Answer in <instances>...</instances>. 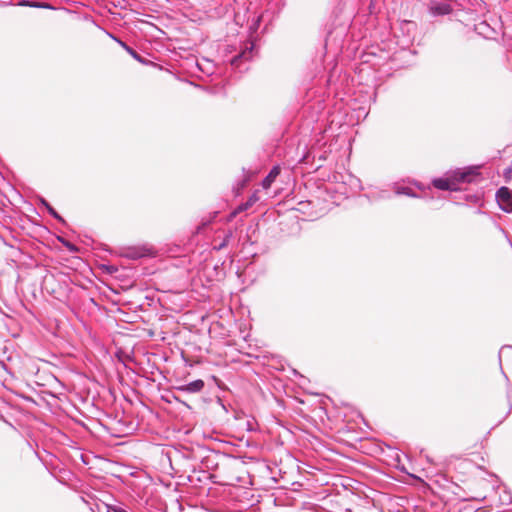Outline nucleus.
<instances>
[{
	"label": "nucleus",
	"instance_id": "f257e3e1",
	"mask_svg": "<svg viewBox=\"0 0 512 512\" xmlns=\"http://www.w3.org/2000/svg\"><path fill=\"white\" fill-rule=\"evenodd\" d=\"M476 168H468L467 170H457L452 172L446 178H437L433 180V185L440 190L456 191L459 189L460 183H470L476 176Z\"/></svg>",
	"mask_w": 512,
	"mask_h": 512
},
{
	"label": "nucleus",
	"instance_id": "f03ea898",
	"mask_svg": "<svg viewBox=\"0 0 512 512\" xmlns=\"http://www.w3.org/2000/svg\"><path fill=\"white\" fill-rule=\"evenodd\" d=\"M496 200L501 210L512 212V191L507 187H501L496 193Z\"/></svg>",
	"mask_w": 512,
	"mask_h": 512
},
{
	"label": "nucleus",
	"instance_id": "7ed1b4c3",
	"mask_svg": "<svg viewBox=\"0 0 512 512\" xmlns=\"http://www.w3.org/2000/svg\"><path fill=\"white\" fill-rule=\"evenodd\" d=\"M428 10L432 16H444L450 14L453 8L448 2L432 0L429 3Z\"/></svg>",
	"mask_w": 512,
	"mask_h": 512
},
{
	"label": "nucleus",
	"instance_id": "20e7f679",
	"mask_svg": "<svg viewBox=\"0 0 512 512\" xmlns=\"http://www.w3.org/2000/svg\"><path fill=\"white\" fill-rule=\"evenodd\" d=\"M204 388V381L201 379L194 380L188 384L178 386L176 389L185 393H198Z\"/></svg>",
	"mask_w": 512,
	"mask_h": 512
},
{
	"label": "nucleus",
	"instance_id": "39448f33",
	"mask_svg": "<svg viewBox=\"0 0 512 512\" xmlns=\"http://www.w3.org/2000/svg\"><path fill=\"white\" fill-rule=\"evenodd\" d=\"M280 174V167L279 166H274L270 172L268 173V175L263 179L262 181V187L264 189H269L272 185V183L275 181V179L277 178V176Z\"/></svg>",
	"mask_w": 512,
	"mask_h": 512
},
{
	"label": "nucleus",
	"instance_id": "423d86ee",
	"mask_svg": "<svg viewBox=\"0 0 512 512\" xmlns=\"http://www.w3.org/2000/svg\"><path fill=\"white\" fill-rule=\"evenodd\" d=\"M252 51H253V45L250 46V48H247L243 52H241L239 55L235 56L231 60V65L234 67H239V63L242 60H249L252 57Z\"/></svg>",
	"mask_w": 512,
	"mask_h": 512
},
{
	"label": "nucleus",
	"instance_id": "0eeeda50",
	"mask_svg": "<svg viewBox=\"0 0 512 512\" xmlns=\"http://www.w3.org/2000/svg\"><path fill=\"white\" fill-rule=\"evenodd\" d=\"M149 249L145 248H133L126 252L125 256L131 259H139L147 256Z\"/></svg>",
	"mask_w": 512,
	"mask_h": 512
},
{
	"label": "nucleus",
	"instance_id": "6e6552de",
	"mask_svg": "<svg viewBox=\"0 0 512 512\" xmlns=\"http://www.w3.org/2000/svg\"><path fill=\"white\" fill-rule=\"evenodd\" d=\"M395 193L397 195H406L409 197H417V195L412 191V189L410 187H406V186H397L395 188Z\"/></svg>",
	"mask_w": 512,
	"mask_h": 512
},
{
	"label": "nucleus",
	"instance_id": "1a4fd4ad",
	"mask_svg": "<svg viewBox=\"0 0 512 512\" xmlns=\"http://www.w3.org/2000/svg\"><path fill=\"white\" fill-rule=\"evenodd\" d=\"M232 236H233V232L231 230H229L225 234L223 240L219 244L214 246V249L221 250V249L225 248L229 244V241L232 238Z\"/></svg>",
	"mask_w": 512,
	"mask_h": 512
},
{
	"label": "nucleus",
	"instance_id": "9d476101",
	"mask_svg": "<svg viewBox=\"0 0 512 512\" xmlns=\"http://www.w3.org/2000/svg\"><path fill=\"white\" fill-rule=\"evenodd\" d=\"M43 204L46 206L49 214L54 217L55 219H57L58 221L60 222H63V218L54 210L53 207H51L46 201H42Z\"/></svg>",
	"mask_w": 512,
	"mask_h": 512
},
{
	"label": "nucleus",
	"instance_id": "9b49d317",
	"mask_svg": "<svg viewBox=\"0 0 512 512\" xmlns=\"http://www.w3.org/2000/svg\"><path fill=\"white\" fill-rule=\"evenodd\" d=\"M107 511L108 512H127L125 509H123L119 506H115V505H108Z\"/></svg>",
	"mask_w": 512,
	"mask_h": 512
},
{
	"label": "nucleus",
	"instance_id": "f8f14e48",
	"mask_svg": "<svg viewBox=\"0 0 512 512\" xmlns=\"http://www.w3.org/2000/svg\"><path fill=\"white\" fill-rule=\"evenodd\" d=\"M128 53L139 62H142L141 56L132 48L128 49Z\"/></svg>",
	"mask_w": 512,
	"mask_h": 512
},
{
	"label": "nucleus",
	"instance_id": "ddd939ff",
	"mask_svg": "<svg viewBox=\"0 0 512 512\" xmlns=\"http://www.w3.org/2000/svg\"><path fill=\"white\" fill-rule=\"evenodd\" d=\"M127 52H128V49H130L131 47L128 46L125 42L121 41V40H118L116 38H114Z\"/></svg>",
	"mask_w": 512,
	"mask_h": 512
},
{
	"label": "nucleus",
	"instance_id": "4468645a",
	"mask_svg": "<svg viewBox=\"0 0 512 512\" xmlns=\"http://www.w3.org/2000/svg\"><path fill=\"white\" fill-rule=\"evenodd\" d=\"M127 52H128V49H130L131 47L128 46L125 42L121 41V40H118L116 38H114Z\"/></svg>",
	"mask_w": 512,
	"mask_h": 512
},
{
	"label": "nucleus",
	"instance_id": "2eb2a0df",
	"mask_svg": "<svg viewBox=\"0 0 512 512\" xmlns=\"http://www.w3.org/2000/svg\"><path fill=\"white\" fill-rule=\"evenodd\" d=\"M250 206V203H246V204H243V205H240L237 209V211H244L246 210L248 207Z\"/></svg>",
	"mask_w": 512,
	"mask_h": 512
},
{
	"label": "nucleus",
	"instance_id": "dca6fc26",
	"mask_svg": "<svg viewBox=\"0 0 512 512\" xmlns=\"http://www.w3.org/2000/svg\"><path fill=\"white\" fill-rule=\"evenodd\" d=\"M66 246L70 249V250H74V246L73 245H69L68 243L66 244Z\"/></svg>",
	"mask_w": 512,
	"mask_h": 512
},
{
	"label": "nucleus",
	"instance_id": "f3484780",
	"mask_svg": "<svg viewBox=\"0 0 512 512\" xmlns=\"http://www.w3.org/2000/svg\"><path fill=\"white\" fill-rule=\"evenodd\" d=\"M35 7H38V8H41L43 7L42 5H34Z\"/></svg>",
	"mask_w": 512,
	"mask_h": 512
}]
</instances>
